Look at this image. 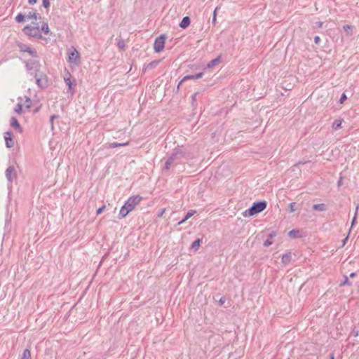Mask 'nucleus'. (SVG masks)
<instances>
[{
    "instance_id": "f257e3e1",
    "label": "nucleus",
    "mask_w": 359,
    "mask_h": 359,
    "mask_svg": "<svg viewBox=\"0 0 359 359\" xmlns=\"http://www.w3.org/2000/svg\"><path fill=\"white\" fill-rule=\"evenodd\" d=\"M267 202L264 200L254 202L250 208L243 212L244 217L256 215L266 208Z\"/></svg>"
},
{
    "instance_id": "f03ea898",
    "label": "nucleus",
    "mask_w": 359,
    "mask_h": 359,
    "mask_svg": "<svg viewBox=\"0 0 359 359\" xmlns=\"http://www.w3.org/2000/svg\"><path fill=\"white\" fill-rule=\"evenodd\" d=\"M22 32L27 36H29L31 37L38 39H43L41 31L39 29V25H26L23 29Z\"/></svg>"
},
{
    "instance_id": "7ed1b4c3",
    "label": "nucleus",
    "mask_w": 359,
    "mask_h": 359,
    "mask_svg": "<svg viewBox=\"0 0 359 359\" xmlns=\"http://www.w3.org/2000/svg\"><path fill=\"white\" fill-rule=\"evenodd\" d=\"M32 76L34 77L36 83L40 88L44 89L48 87V79L46 74L43 72L39 69L37 72H34Z\"/></svg>"
},
{
    "instance_id": "20e7f679",
    "label": "nucleus",
    "mask_w": 359,
    "mask_h": 359,
    "mask_svg": "<svg viewBox=\"0 0 359 359\" xmlns=\"http://www.w3.org/2000/svg\"><path fill=\"white\" fill-rule=\"evenodd\" d=\"M142 197L140 195H134L130 196L125 203V205L128 208V211H132L135 206L142 201Z\"/></svg>"
},
{
    "instance_id": "39448f33",
    "label": "nucleus",
    "mask_w": 359,
    "mask_h": 359,
    "mask_svg": "<svg viewBox=\"0 0 359 359\" xmlns=\"http://www.w3.org/2000/svg\"><path fill=\"white\" fill-rule=\"evenodd\" d=\"M165 40H166L165 34H161L155 39L154 43V50L155 53H158L163 50V48L165 47Z\"/></svg>"
},
{
    "instance_id": "423d86ee",
    "label": "nucleus",
    "mask_w": 359,
    "mask_h": 359,
    "mask_svg": "<svg viewBox=\"0 0 359 359\" xmlns=\"http://www.w3.org/2000/svg\"><path fill=\"white\" fill-rule=\"evenodd\" d=\"M25 62L26 69L31 75H33L34 72H37L41 67L39 60H30L25 61Z\"/></svg>"
},
{
    "instance_id": "0eeeda50",
    "label": "nucleus",
    "mask_w": 359,
    "mask_h": 359,
    "mask_svg": "<svg viewBox=\"0 0 359 359\" xmlns=\"http://www.w3.org/2000/svg\"><path fill=\"white\" fill-rule=\"evenodd\" d=\"M68 62L77 65L81 63L80 54L74 47H72V49L68 53Z\"/></svg>"
},
{
    "instance_id": "6e6552de",
    "label": "nucleus",
    "mask_w": 359,
    "mask_h": 359,
    "mask_svg": "<svg viewBox=\"0 0 359 359\" xmlns=\"http://www.w3.org/2000/svg\"><path fill=\"white\" fill-rule=\"evenodd\" d=\"M175 161H180V157L177 156V155L173 150L172 153L169 156V157L166 160L165 165L163 168V172L169 171L172 165L174 163V162Z\"/></svg>"
},
{
    "instance_id": "1a4fd4ad",
    "label": "nucleus",
    "mask_w": 359,
    "mask_h": 359,
    "mask_svg": "<svg viewBox=\"0 0 359 359\" xmlns=\"http://www.w3.org/2000/svg\"><path fill=\"white\" fill-rule=\"evenodd\" d=\"M18 47L19 48L20 51L25 52L29 53L33 57H37L38 53L37 51L34 48H32L31 47L27 46L26 44L23 43H18Z\"/></svg>"
},
{
    "instance_id": "9d476101",
    "label": "nucleus",
    "mask_w": 359,
    "mask_h": 359,
    "mask_svg": "<svg viewBox=\"0 0 359 359\" xmlns=\"http://www.w3.org/2000/svg\"><path fill=\"white\" fill-rule=\"evenodd\" d=\"M204 73L203 72H199V73H197V74H190V75H187L185 76L178 83L177 86V90H176V92L178 93L179 90H180V86L182 85V83L187 81V80H190V79H201L203 77Z\"/></svg>"
},
{
    "instance_id": "9b49d317",
    "label": "nucleus",
    "mask_w": 359,
    "mask_h": 359,
    "mask_svg": "<svg viewBox=\"0 0 359 359\" xmlns=\"http://www.w3.org/2000/svg\"><path fill=\"white\" fill-rule=\"evenodd\" d=\"M6 177L8 182L12 183L13 180L17 177V173L13 165L7 168L5 172Z\"/></svg>"
},
{
    "instance_id": "f8f14e48",
    "label": "nucleus",
    "mask_w": 359,
    "mask_h": 359,
    "mask_svg": "<svg viewBox=\"0 0 359 359\" xmlns=\"http://www.w3.org/2000/svg\"><path fill=\"white\" fill-rule=\"evenodd\" d=\"M4 139L6 142V146L7 148H12L15 144L13 140V134L11 131H7L4 133Z\"/></svg>"
},
{
    "instance_id": "ddd939ff",
    "label": "nucleus",
    "mask_w": 359,
    "mask_h": 359,
    "mask_svg": "<svg viewBox=\"0 0 359 359\" xmlns=\"http://www.w3.org/2000/svg\"><path fill=\"white\" fill-rule=\"evenodd\" d=\"M67 75H68V77L65 76L64 78L65 82L66 85L68 86L67 93L73 95L75 93V89L73 87L74 83L71 80L72 75L69 72H67Z\"/></svg>"
},
{
    "instance_id": "4468645a",
    "label": "nucleus",
    "mask_w": 359,
    "mask_h": 359,
    "mask_svg": "<svg viewBox=\"0 0 359 359\" xmlns=\"http://www.w3.org/2000/svg\"><path fill=\"white\" fill-rule=\"evenodd\" d=\"M10 125L12 128L16 130L18 133H22L23 130L22 126H20L18 120L15 117L12 116L10 120Z\"/></svg>"
},
{
    "instance_id": "2eb2a0df",
    "label": "nucleus",
    "mask_w": 359,
    "mask_h": 359,
    "mask_svg": "<svg viewBox=\"0 0 359 359\" xmlns=\"http://www.w3.org/2000/svg\"><path fill=\"white\" fill-rule=\"evenodd\" d=\"M129 144V142H123V143H118V142H109L106 144L105 147L107 149H112L119 147H124Z\"/></svg>"
},
{
    "instance_id": "dca6fc26",
    "label": "nucleus",
    "mask_w": 359,
    "mask_h": 359,
    "mask_svg": "<svg viewBox=\"0 0 359 359\" xmlns=\"http://www.w3.org/2000/svg\"><path fill=\"white\" fill-rule=\"evenodd\" d=\"M191 23V19L189 16H185L182 18V21L180 22L179 26L182 29H186L187 28Z\"/></svg>"
},
{
    "instance_id": "f3484780",
    "label": "nucleus",
    "mask_w": 359,
    "mask_h": 359,
    "mask_svg": "<svg viewBox=\"0 0 359 359\" xmlns=\"http://www.w3.org/2000/svg\"><path fill=\"white\" fill-rule=\"evenodd\" d=\"M174 151L177 156L180 157V161H181L183 158H187V153L185 151H183L180 147H175Z\"/></svg>"
},
{
    "instance_id": "a211bd4d",
    "label": "nucleus",
    "mask_w": 359,
    "mask_h": 359,
    "mask_svg": "<svg viewBox=\"0 0 359 359\" xmlns=\"http://www.w3.org/2000/svg\"><path fill=\"white\" fill-rule=\"evenodd\" d=\"M314 211H325L327 210V207L325 203L314 204L312 207Z\"/></svg>"
},
{
    "instance_id": "6ab92c4d",
    "label": "nucleus",
    "mask_w": 359,
    "mask_h": 359,
    "mask_svg": "<svg viewBox=\"0 0 359 359\" xmlns=\"http://www.w3.org/2000/svg\"><path fill=\"white\" fill-rule=\"evenodd\" d=\"M130 212V211H128V208H126V206L124 204L120 210L119 215H118L119 219L126 217L129 214Z\"/></svg>"
},
{
    "instance_id": "aec40b11",
    "label": "nucleus",
    "mask_w": 359,
    "mask_h": 359,
    "mask_svg": "<svg viewBox=\"0 0 359 359\" xmlns=\"http://www.w3.org/2000/svg\"><path fill=\"white\" fill-rule=\"evenodd\" d=\"M291 252L285 253L282 256L281 262L285 265L288 264L291 262Z\"/></svg>"
},
{
    "instance_id": "412c9836",
    "label": "nucleus",
    "mask_w": 359,
    "mask_h": 359,
    "mask_svg": "<svg viewBox=\"0 0 359 359\" xmlns=\"http://www.w3.org/2000/svg\"><path fill=\"white\" fill-rule=\"evenodd\" d=\"M221 55H219L218 57H217L216 58L210 60L208 65H207V67L208 68H212L213 67H215V65H217L219 62H220L221 61Z\"/></svg>"
},
{
    "instance_id": "4be33fe9",
    "label": "nucleus",
    "mask_w": 359,
    "mask_h": 359,
    "mask_svg": "<svg viewBox=\"0 0 359 359\" xmlns=\"http://www.w3.org/2000/svg\"><path fill=\"white\" fill-rule=\"evenodd\" d=\"M289 237L291 238H297L301 237L300 231L299 229H292L288 233Z\"/></svg>"
},
{
    "instance_id": "5701e85b",
    "label": "nucleus",
    "mask_w": 359,
    "mask_h": 359,
    "mask_svg": "<svg viewBox=\"0 0 359 359\" xmlns=\"http://www.w3.org/2000/svg\"><path fill=\"white\" fill-rule=\"evenodd\" d=\"M202 242V240L201 238L196 239L191 244V248L194 250V251H197L199 248L201 243Z\"/></svg>"
},
{
    "instance_id": "b1692460",
    "label": "nucleus",
    "mask_w": 359,
    "mask_h": 359,
    "mask_svg": "<svg viewBox=\"0 0 359 359\" xmlns=\"http://www.w3.org/2000/svg\"><path fill=\"white\" fill-rule=\"evenodd\" d=\"M160 62H161L160 60H155L151 61L146 66L144 71L146 69H152L155 68L160 63Z\"/></svg>"
},
{
    "instance_id": "393cba45",
    "label": "nucleus",
    "mask_w": 359,
    "mask_h": 359,
    "mask_svg": "<svg viewBox=\"0 0 359 359\" xmlns=\"http://www.w3.org/2000/svg\"><path fill=\"white\" fill-rule=\"evenodd\" d=\"M341 123H342V120L341 119H336L332 125V128L334 129V130H338L339 128H340L341 127Z\"/></svg>"
},
{
    "instance_id": "a878e982",
    "label": "nucleus",
    "mask_w": 359,
    "mask_h": 359,
    "mask_svg": "<svg viewBox=\"0 0 359 359\" xmlns=\"http://www.w3.org/2000/svg\"><path fill=\"white\" fill-rule=\"evenodd\" d=\"M21 359H31V352L29 348H25L23 351Z\"/></svg>"
},
{
    "instance_id": "bb28decb",
    "label": "nucleus",
    "mask_w": 359,
    "mask_h": 359,
    "mask_svg": "<svg viewBox=\"0 0 359 359\" xmlns=\"http://www.w3.org/2000/svg\"><path fill=\"white\" fill-rule=\"evenodd\" d=\"M28 19H34V20H37L38 18L39 19H41V17L39 15L38 17V13H36V12H29V13H27L26 15H25Z\"/></svg>"
},
{
    "instance_id": "cd10ccee",
    "label": "nucleus",
    "mask_w": 359,
    "mask_h": 359,
    "mask_svg": "<svg viewBox=\"0 0 359 359\" xmlns=\"http://www.w3.org/2000/svg\"><path fill=\"white\" fill-rule=\"evenodd\" d=\"M198 94V92L195 93L193 94V95L191 96V107L193 108V110H195L197 108V103H196V96Z\"/></svg>"
},
{
    "instance_id": "c85d7f7f",
    "label": "nucleus",
    "mask_w": 359,
    "mask_h": 359,
    "mask_svg": "<svg viewBox=\"0 0 359 359\" xmlns=\"http://www.w3.org/2000/svg\"><path fill=\"white\" fill-rule=\"evenodd\" d=\"M41 31L43 32L45 34H49L50 29L47 22H43L41 26Z\"/></svg>"
},
{
    "instance_id": "c756f323",
    "label": "nucleus",
    "mask_w": 359,
    "mask_h": 359,
    "mask_svg": "<svg viewBox=\"0 0 359 359\" xmlns=\"http://www.w3.org/2000/svg\"><path fill=\"white\" fill-rule=\"evenodd\" d=\"M25 20V15L20 13L15 17V21L18 23H22Z\"/></svg>"
},
{
    "instance_id": "7c9ffc66",
    "label": "nucleus",
    "mask_w": 359,
    "mask_h": 359,
    "mask_svg": "<svg viewBox=\"0 0 359 359\" xmlns=\"http://www.w3.org/2000/svg\"><path fill=\"white\" fill-rule=\"evenodd\" d=\"M298 209L297 206V203L295 202H292V203H290L289 205H288V211L290 212H294V211H296Z\"/></svg>"
},
{
    "instance_id": "2f4dec72",
    "label": "nucleus",
    "mask_w": 359,
    "mask_h": 359,
    "mask_svg": "<svg viewBox=\"0 0 359 359\" xmlns=\"http://www.w3.org/2000/svg\"><path fill=\"white\" fill-rule=\"evenodd\" d=\"M344 281H342L340 284H339V286L340 287H342V286H344V285H352V283L351 282L348 280V278L346 276H344Z\"/></svg>"
},
{
    "instance_id": "473e14b6",
    "label": "nucleus",
    "mask_w": 359,
    "mask_h": 359,
    "mask_svg": "<svg viewBox=\"0 0 359 359\" xmlns=\"http://www.w3.org/2000/svg\"><path fill=\"white\" fill-rule=\"evenodd\" d=\"M22 107L23 104L18 103L15 108V111L18 114H21L22 113Z\"/></svg>"
},
{
    "instance_id": "72a5a7b5",
    "label": "nucleus",
    "mask_w": 359,
    "mask_h": 359,
    "mask_svg": "<svg viewBox=\"0 0 359 359\" xmlns=\"http://www.w3.org/2000/svg\"><path fill=\"white\" fill-rule=\"evenodd\" d=\"M25 98L26 99H25V102L24 105L26 109H30L32 102L29 97H25Z\"/></svg>"
},
{
    "instance_id": "f704fd0d",
    "label": "nucleus",
    "mask_w": 359,
    "mask_h": 359,
    "mask_svg": "<svg viewBox=\"0 0 359 359\" xmlns=\"http://www.w3.org/2000/svg\"><path fill=\"white\" fill-rule=\"evenodd\" d=\"M196 212V210H189L186 215L184 216L185 217V219H189L191 217H192L195 213Z\"/></svg>"
},
{
    "instance_id": "c9c22d12",
    "label": "nucleus",
    "mask_w": 359,
    "mask_h": 359,
    "mask_svg": "<svg viewBox=\"0 0 359 359\" xmlns=\"http://www.w3.org/2000/svg\"><path fill=\"white\" fill-rule=\"evenodd\" d=\"M118 48L123 50L125 48V42L123 39H120L117 43Z\"/></svg>"
},
{
    "instance_id": "e433bc0d",
    "label": "nucleus",
    "mask_w": 359,
    "mask_h": 359,
    "mask_svg": "<svg viewBox=\"0 0 359 359\" xmlns=\"http://www.w3.org/2000/svg\"><path fill=\"white\" fill-rule=\"evenodd\" d=\"M347 100V96L345 93H343L339 99V103L343 104Z\"/></svg>"
},
{
    "instance_id": "4c0bfd02",
    "label": "nucleus",
    "mask_w": 359,
    "mask_h": 359,
    "mask_svg": "<svg viewBox=\"0 0 359 359\" xmlns=\"http://www.w3.org/2000/svg\"><path fill=\"white\" fill-rule=\"evenodd\" d=\"M50 0H42V6L45 8H48L50 7Z\"/></svg>"
},
{
    "instance_id": "58836bf2",
    "label": "nucleus",
    "mask_w": 359,
    "mask_h": 359,
    "mask_svg": "<svg viewBox=\"0 0 359 359\" xmlns=\"http://www.w3.org/2000/svg\"><path fill=\"white\" fill-rule=\"evenodd\" d=\"M273 243V241L270 239V238H267L264 242V246L265 247H269L270 246L271 244Z\"/></svg>"
},
{
    "instance_id": "ea45409f",
    "label": "nucleus",
    "mask_w": 359,
    "mask_h": 359,
    "mask_svg": "<svg viewBox=\"0 0 359 359\" xmlns=\"http://www.w3.org/2000/svg\"><path fill=\"white\" fill-rule=\"evenodd\" d=\"M217 8H216L213 12V16H212V24H215L216 22V19H217Z\"/></svg>"
},
{
    "instance_id": "a19ab883",
    "label": "nucleus",
    "mask_w": 359,
    "mask_h": 359,
    "mask_svg": "<svg viewBox=\"0 0 359 359\" xmlns=\"http://www.w3.org/2000/svg\"><path fill=\"white\" fill-rule=\"evenodd\" d=\"M105 205H103L102 207L99 208L97 210V212H96V214L98 215L100 214H101L103 210L105 209Z\"/></svg>"
},
{
    "instance_id": "79ce46f5",
    "label": "nucleus",
    "mask_w": 359,
    "mask_h": 359,
    "mask_svg": "<svg viewBox=\"0 0 359 359\" xmlns=\"http://www.w3.org/2000/svg\"><path fill=\"white\" fill-rule=\"evenodd\" d=\"M351 334L354 336V337H358L359 335V330L356 328V327H354L352 330V332Z\"/></svg>"
},
{
    "instance_id": "37998d69",
    "label": "nucleus",
    "mask_w": 359,
    "mask_h": 359,
    "mask_svg": "<svg viewBox=\"0 0 359 359\" xmlns=\"http://www.w3.org/2000/svg\"><path fill=\"white\" fill-rule=\"evenodd\" d=\"M41 107V104L36 107L34 109H33V114H36L39 111Z\"/></svg>"
},
{
    "instance_id": "c03bdc74",
    "label": "nucleus",
    "mask_w": 359,
    "mask_h": 359,
    "mask_svg": "<svg viewBox=\"0 0 359 359\" xmlns=\"http://www.w3.org/2000/svg\"><path fill=\"white\" fill-rule=\"evenodd\" d=\"M320 36H316L314 37V43H315L316 44H319V43H320Z\"/></svg>"
},
{
    "instance_id": "a18cd8bd",
    "label": "nucleus",
    "mask_w": 359,
    "mask_h": 359,
    "mask_svg": "<svg viewBox=\"0 0 359 359\" xmlns=\"http://www.w3.org/2000/svg\"><path fill=\"white\" fill-rule=\"evenodd\" d=\"M276 236V231H271V232L269 234L268 238L271 239V238H272L275 237Z\"/></svg>"
},
{
    "instance_id": "49530a36",
    "label": "nucleus",
    "mask_w": 359,
    "mask_h": 359,
    "mask_svg": "<svg viewBox=\"0 0 359 359\" xmlns=\"http://www.w3.org/2000/svg\"><path fill=\"white\" fill-rule=\"evenodd\" d=\"M225 301H226V297H222L220 298V299L219 300V304L220 305H223L224 304Z\"/></svg>"
},
{
    "instance_id": "de8ad7c7",
    "label": "nucleus",
    "mask_w": 359,
    "mask_h": 359,
    "mask_svg": "<svg viewBox=\"0 0 359 359\" xmlns=\"http://www.w3.org/2000/svg\"><path fill=\"white\" fill-rule=\"evenodd\" d=\"M165 208L160 210V211L158 213V217H162L163 213L165 212Z\"/></svg>"
},
{
    "instance_id": "09e8293b",
    "label": "nucleus",
    "mask_w": 359,
    "mask_h": 359,
    "mask_svg": "<svg viewBox=\"0 0 359 359\" xmlns=\"http://www.w3.org/2000/svg\"><path fill=\"white\" fill-rule=\"evenodd\" d=\"M357 216H354L351 221V227L356 223Z\"/></svg>"
},
{
    "instance_id": "8fccbe9b",
    "label": "nucleus",
    "mask_w": 359,
    "mask_h": 359,
    "mask_svg": "<svg viewBox=\"0 0 359 359\" xmlns=\"http://www.w3.org/2000/svg\"><path fill=\"white\" fill-rule=\"evenodd\" d=\"M323 24V22H321V21H318V22H316V27H317L318 28H320V27H322Z\"/></svg>"
},
{
    "instance_id": "3c124183",
    "label": "nucleus",
    "mask_w": 359,
    "mask_h": 359,
    "mask_svg": "<svg viewBox=\"0 0 359 359\" xmlns=\"http://www.w3.org/2000/svg\"><path fill=\"white\" fill-rule=\"evenodd\" d=\"M344 29L345 31H347L348 29L352 30V26L349 25H346L344 26Z\"/></svg>"
},
{
    "instance_id": "603ef678",
    "label": "nucleus",
    "mask_w": 359,
    "mask_h": 359,
    "mask_svg": "<svg viewBox=\"0 0 359 359\" xmlns=\"http://www.w3.org/2000/svg\"><path fill=\"white\" fill-rule=\"evenodd\" d=\"M58 118H59V115H56V114H53V115L50 116V117L51 121H54L55 119H57Z\"/></svg>"
},
{
    "instance_id": "864d4df0",
    "label": "nucleus",
    "mask_w": 359,
    "mask_h": 359,
    "mask_svg": "<svg viewBox=\"0 0 359 359\" xmlns=\"http://www.w3.org/2000/svg\"><path fill=\"white\" fill-rule=\"evenodd\" d=\"M36 2H37V0H28V3L30 5H34V4H36Z\"/></svg>"
},
{
    "instance_id": "5fc2aeb1",
    "label": "nucleus",
    "mask_w": 359,
    "mask_h": 359,
    "mask_svg": "<svg viewBox=\"0 0 359 359\" xmlns=\"http://www.w3.org/2000/svg\"><path fill=\"white\" fill-rule=\"evenodd\" d=\"M187 219H185V217H184L182 220H180L178 223H177V225H180V224H182L183 223H184Z\"/></svg>"
},
{
    "instance_id": "6e6d98bb",
    "label": "nucleus",
    "mask_w": 359,
    "mask_h": 359,
    "mask_svg": "<svg viewBox=\"0 0 359 359\" xmlns=\"http://www.w3.org/2000/svg\"><path fill=\"white\" fill-rule=\"evenodd\" d=\"M50 128H51V130H54V124H53V121H51V119L50 118Z\"/></svg>"
},
{
    "instance_id": "4d7b16f0",
    "label": "nucleus",
    "mask_w": 359,
    "mask_h": 359,
    "mask_svg": "<svg viewBox=\"0 0 359 359\" xmlns=\"http://www.w3.org/2000/svg\"><path fill=\"white\" fill-rule=\"evenodd\" d=\"M357 276V273H355V272H353L350 274V278H355V276Z\"/></svg>"
},
{
    "instance_id": "13d9d810",
    "label": "nucleus",
    "mask_w": 359,
    "mask_h": 359,
    "mask_svg": "<svg viewBox=\"0 0 359 359\" xmlns=\"http://www.w3.org/2000/svg\"><path fill=\"white\" fill-rule=\"evenodd\" d=\"M358 209H359V204H358L357 206H356L354 216H357Z\"/></svg>"
},
{
    "instance_id": "bf43d9fd",
    "label": "nucleus",
    "mask_w": 359,
    "mask_h": 359,
    "mask_svg": "<svg viewBox=\"0 0 359 359\" xmlns=\"http://www.w3.org/2000/svg\"><path fill=\"white\" fill-rule=\"evenodd\" d=\"M330 359H334V353H332L330 355Z\"/></svg>"
},
{
    "instance_id": "052dcab7",
    "label": "nucleus",
    "mask_w": 359,
    "mask_h": 359,
    "mask_svg": "<svg viewBox=\"0 0 359 359\" xmlns=\"http://www.w3.org/2000/svg\"><path fill=\"white\" fill-rule=\"evenodd\" d=\"M348 240V237L345 238L344 240H343V245H345L346 242Z\"/></svg>"
},
{
    "instance_id": "680f3d73",
    "label": "nucleus",
    "mask_w": 359,
    "mask_h": 359,
    "mask_svg": "<svg viewBox=\"0 0 359 359\" xmlns=\"http://www.w3.org/2000/svg\"><path fill=\"white\" fill-rule=\"evenodd\" d=\"M32 24H33V25H39L38 22H33Z\"/></svg>"
}]
</instances>
